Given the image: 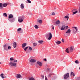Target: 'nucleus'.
Masks as SVG:
<instances>
[{
    "mask_svg": "<svg viewBox=\"0 0 80 80\" xmlns=\"http://www.w3.org/2000/svg\"><path fill=\"white\" fill-rule=\"evenodd\" d=\"M25 19V16H21L18 17V21L20 23H22Z\"/></svg>",
    "mask_w": 80,
    "mask_h": 80,
    "instance_id": "f257e3e1",
    "label": "nucleus"
},
{
    "mask_svg": "<svg viewBox=\"0 0 80 80\" xmlns=\"http://www.w3.org/2000/svg\"><path fill=\"white\" fill-rule=\"evenodd\" d=\"M9 65L13 68L17 67V63L13 62H9Z\"/></svg>",
    "mask_w": 80,
    "mask_h": 80,
    "instance_id": "f03ea898",
    "label": "nucleus"
},
{
    "mask_svg": "<svg viewBox=\"0 0 80 80\" xmlns=\"http://www.w3.org/2000/svg\"><path fill=\"white\" fill-rule=\"evenodd\" d=\"M73 29L72 30V32L74 33H77V32H78V28L77 27H73Z\"/></svg>",
    "mask_w": 80,
    "mask_h": 80,
    "instance_id": "7ed1b4c3",
    "label": "nucleus"
},
{
    "mask_svg": "<svg viewBox=\"0 0 80 80\" xmlns=\"http://www.w3.org/2000/svg\"><path fill=\"white\" fill-rule=\"evenodd\" d=\"M8 44H5L3 45V47L4 50L7 51L8 50Z\"/></svg>",
    "mask_w": 80,
    "mask_h": 80,
    "instance_id": "20e7f679",
    "label": "nucleus"
},
{
    "mask_svg": "<svg viewBox=\"0 0 80 80\" xmlns=\"http://www.w3.org/2000/svg\"><path fill=\"white\" fill-rule=\"evenodd\" d=\"M69 73H67L66 74L64 75V79H67V78H68L69 77Z\"/></svg>",
    "mask_w": 80,
    "mask_h": 80,
    "instance_id": "39448f33",
    "label": "nucleus"
},
{
    "mask_svg": "<svg viewBox=\"0 0 80 80\" xmlns=\"http://www.w3.org/2000/svg\"><path fill=\"white\" fill-rule=\"evenodd\" d=\"M8 20L10 22L12 23V22H15V19L14 18H12L11 19H8Z\"/></svg>",
    "mask_w": 80,
    "mask_h": 80,
    "instance_id": "423d86ee",
    "label": "nucleus"
},
{
    "mask_svg": "<svg viewBox=\"0 0 80 80\" xmlns=\"http://www.w3.org/2000/svg\"><path fill=\"white\" fill-rule=\"evenodd\" d=\"M73 48H74V47H71L70 48L69 52H73Z\"/></svg>",
    "mask_w": 80,
    "mask_h": 80,
    "instance_id": "0eeeda50",
    "label": "nucleus"
},
{
    "mask_svg": "<svg viewBox=\"0 0 80 80\" xmlns=\"http://www.w3.org/2000/svg\"><path fill=\"white\" fill-rule=\"evenodd\" d=\"M13 17V15L12 14H10L8 16V19H11Z\"/></svg>",
    "mask_w": 80,
    "mask_h": 80,
    "instance_id": "6e6552de",
    "label": "nucleus"
},
{
    "mask_svg": "<svg viewBox=\"0 0 80 80\" xmlns=\"http://www.w3.org/2000/svg\"><path fill=\"white\" fill-rule=\"evenodd\" d=\"M66 27H65V25H63L61 28V30H65V29Z\"/></svg>",
    "mask_w": 80,
    "mask_h": 80,
    "instance_id": "1a4fd4ad",
    "label": "nucleus"
},
{
    "mask_svg": "<svg viewBox=\"0 0 80 80\" xmlns=\"http://www.w3.org/2000/svg\"><path fill=\"white\" fill-rule=\"evenodd\" d=\"M36 62V60L33 59H32L30 60V62L31 63H35Z\"/></svg>",
    "mask_w": 80,
    "mask_h": 80,
    "instance_id": "9d476101",
    "label": "nucleus"
},
{
    "mask_svg": "<svg viewBox=\"0 0 80 80\" xmlns=\"http://www.w3.org/2000/svg\"><path fill=\"white\" fill-rule=\"evenodd\" d=\"M52 38V33H50L49 37L48 38V40H51V38Z\"/></svg>",
    "mask_w": 80,
    "mask_h": 80,
    "instance_id": "9b49d317",
    "label": "nucleus"
},
{
    "mask_svg": "<svg viewBox=\"0 0 80 80\" xmlns=\"http://www.w3.org/2000/svg\"><path fill=\"white\" fill-rule=\"evenodd\" d=\"M37 64L39 65V66H40L41 67L42 66V62H40L38 61V62H37Z\"/></svg>",
    "mask_w": 80,
    "mask_h": 80,
    "instance_id": "f8f14e48",
    "label": "nucleus"
},
{
    "mask_svg": "<svg viewBox=\"0 0 80 80\" xmlns=\"http://www.w3.org/2000/svg\"><path fill=\"white\" fill-rule=\"evenodd\" d=\"M3 4L2 3H0V10H2L3 9L2 8H3Z\"/></svg>",
    "mask_w": 80,
    "mask_h": 80,
    "instance_id": "ddd939ff",
    "label": "nucleus"
},
{
    "mask_svg": "<svg viewBox=\"0 0 80 80\" xmlns=\"http://www.w3.org/2000/svg\"><path fill=\"white\" fill-rule=\"evenodd\" d=\"M16 77L17 78H20L21 77V75L20 74H18L17 75Z\"/></svg>",
    "mask_w": 80,
    "mask_h": 80,
    "instance_id": "4468645a",
    "label": "nucleus"
},
{
    "mask_svg": "<svg viewBox=\"0 0 80 80\" xmlns=\"http://www.w3.org/2000/svg\"><path fill=\"white\" fill-rule=\"evenodd\" d=\"M13 47L14 48H16V47H17V43H16V42H14L13 43Z\"/></svg>",
    "mask_w": 80,
    "mask_h": 80,
    "instance_id": "2eb2a0df",
    "label": "nucleus"
},
{
    "mask_svg": "<svg viewBox=\"0 0 80 80\" xmlns=\"http://www.w3.org/2000/svg\"><path fill=\"white\" fill-rule=\"evenodd\" d=\"M60 21L58 20L56 22V25H60Z\"/></svg>",
    "mask_w": 80,
    "mask_h": 80,
    "instance_id": "dca6fc26",
    "label": "nucleus"
},
{
    "mask_svg": "<svg viewBox=\"0 0 80 80\" xmlns=\"http://www.w3.org/2000/svg\"><path fill=\"white\" fill-rule=\"evenodd\" d=\"M20 7L21 9H23L24 8V5L23 4H21L20 5Z\"/></svg>",
    "mask_w": 80,
    "mask_h": 80,
    "instance_id": "f3484780",
    "label": "nucleus"
},
{
    "mask_svg": "<svg viewBox=\"0 0 80 80\" xmlns=\"http://www.w3.org/2000/svg\"><path fill=\"white\" fill-rule=\"evenodd\" d=\"M71 32V30H70V28H69L68 30L67 31V32H66V33H70Z\"/></svg>",
    "mask_w": 80,
    "mask_h": 80,
    "instance_id": "a211bd4d",
    "label": "nucleus"
},
{
    "mask_svg": "<svg viewBox=\"0 0 80 80\" xmlns=\"http://www.w3.org/2000/svg\"><path fill=\"white\" fill-rule=\"evenodd\" d=\"M8 5V4L7 3H4L3 5V7H6Z\"/></svg>",
    "mask_w": 80,
    "mask_h": 80,
    "instance_id": "6ab92c4d",
    "label": "nucleus"
},
{
    "mask_svg": "<svg viewBox=\"0 0 80 80\" xmlns=\"http://www.w3.org/2000/svg\"><path fill=\"white\" fill-rule=\"evenodd\" d=\"M26 45H27L26 43H24L22 44V48H24V47H25Z\"/></svg>",
    "mask_w": 80,
    "mask_h": 80,
    "instance_id": "aec40b11",
    "label": "nucleus"
},
{
    "mask_svg": "<svg viewBox=\"0 0 80 80\" xmlns=\"http://www.w3.org/2000/svg\"><path fill=\"white\" fill-rule=\"evenodd\" d=\"M4 74H3V73H1L0 75V77H1L2 78H4V77L3 76V75Z\"/></svg>",
    "mask_w": 80,
    "mask_h": 80,
    "instance_id": "412c9836",
    "label": "nucleus"
},
{
    "mask_svg": "<svg viewBox=\"0 0 80 80\" xmlns=\"http://www.w3.org/2000/svg\"><path fill=\"white\" fill-rule=\"evenodd\" d=\"M3 15L5 17H7V13H3Z\"/></svg>",
    "mask_w": 80,
    "mask_h": 80,
    "instance_id": "4be33fe9",
    "label": "nucleus"
},
{
    "mask_svg": "<svg viewBox=\"0 0 80 80\" xmlns=\"http://www.w3.org/2000/svg\"><path fill=\"white\" fill-rule=\"evenodd\" d=\"M38 42L39 43L42 44V43H43V41L41 40V41H39Z\"/></svg>",
    "mask_w": 80,
    "mask_h": 80,
    "instance_id": "5701e85b",
    "label": "nucleus"
},
{
    "mask_svg": "<svg viewBox=\"0 0 80 80\" xmlns=\"http://www.w3.org/2000/svg\"><path fill=\"white\" fill-rule=\"evenodd\" d=\"M61 43V42L58 41L56 42V43L57 44V45H59L60 44V43Z\"/></svg>",
    "mask_w": 80,
    "mask_h": 80,
    "instance_id": "b1692460",
    "label": "nucleus"
},
{
    "mask_svg": "<svg viewBox=\"0 0 80 80\" xmlns=\"http://www.w3.org/2000/svg\"><path fill=\"white\" fill-rule=\"evenodd\" d=\"M34 27L35 28H36V29H38V25H35L34 26Z\"/></svg>",
    "mask_w": 80,
    "mask_h": 80,
    "instance_id": "393cba45",
    "label": "nucleus"
},
{
    "mask_svg": "<svg viewBox=\"0 0 80 80\" xmlns=\"http://www.w3.org/2000/svg\"><path fill=\"white\" fill-rule=\"evenodd\" d=\"M65 18H67V20H68L69 17L68 16H66L64 17Z\"/></svg>",
    "mask_w": 80,
    "mask_h": 80,
    "instance_id": "a878e982",
    "label": "nucleus"
},
{
    "mask_svg": "<svg viewBox=\"0 0 80 80\" xmlns=\"http://www.w3.org/2000/svg\"><path fill=\"white\" fill-rule=\"evenodd\" d=\"M75 63H77V64H78V63H80V62H78V60H76L75 61Z\"/></svg>",
    "mask_w": 80,
    "mask_h": 80,
    "instance_id": "bb28decb",
    "label": "nucleus"
},
{
    "mask_svg": "<svg viewBox=\"0 0 80 80\" xmlns=\"http://www.w3.org/2000/svg\"><path fill=\"white\" fill-rule=\"evenodd\" d=\"M38 22L39 23H42V20H38Z\"/></svg>",
    "mask_w": 80,
    "mask_h": 80,
    "instance_id": "cd10ccee",
    "label": "nucleus"
},
{
    "mask_svg": "<svg viewBox=\"0 0 80 80\" xmlns=\"http://www.w3.org/2000/svg\"><path fill=\"white\" fill-rule=\"evenodd\" d=\"M65 51L67 53H69V51H68V48H67L66 49Z\"/></svg>",
    "mask_w": 80,
    "mask_h": 80,
    "instance_id": "c85d7f7f",
    "label": "nucleus"
},
{
    "mask_svg": "<svg viewBox=\"0 0 80 80\" xmlns=\"http://www.w3.org/2000/svg\"><path fill=\"white\" fill-rule=\"evenodd\" d=\"M78 13V11H75V12H73L72 13V15H75V14H76V13Z\"/></svg>",
    "mask_w": 80,
    "mask_h": 80,
    "instance_id": "c756f323",
    "label": "nucleus"
},
{
    "mask_svg": "<svg viewBox=\"0 0 80 80\" xmlns=\"http://www.w3.org/2000/svg\"><path fill=\"white\" fill-rule=\"evenodd\" d=\"M77 9H73L72 10V12H77Z\"/></svg>",
    "mask_w": 80,
    "mask_h": 80,
    "instance_id": "7c9ffc66",
    "label": "nucleus"
},
{
    "mask_svg": "<svg viewBox=\"0 0 80 80\" xmlns=\"http://www.w3.org/2000/svg\"><path fill=\"white\" fill-rule=\"evenodd\" d=\"M11 48L12 47L11 46H8V50H11Z\"/></svg>",
    "mask_w": 80,
    "mask_h": 80,
    "instance_id": "2f4dec72",
    "label": "nucleus"
},
{
    "mask_svg": "<svg viewBox=\"0 0 80 80\" xmlns=\"http://www.w3.org/2000/svg\"><path fill=\"white\" fill-rule=\"evenodd\" d=\"M29 80H35V79L33 78H29Z\"/></svg>",
    "mask_w": 80,
    "mask_h": 80,
    "instance_id": "473e14b6",
    "label": "nucleus"
},
{
    "mask_svg": "<svg viewBox=\"0 0 80 80\" xmlns=\"http://www.w3.org/2000/svg\"><path fill=\"white\" fill-rule=\"evenodd\" d=\"M21 30H22V28H19L17 29V31H18V32H20Z\"/></svg>",
    "mask_w": 80,
    "mask_h": 80,
    "instance_id": "72a5a7b5",
    "label": "nucleus"
},
{
    "mask_svg": "<svg viewBox=\"0 0 80 80\" xmlns=\"http://www.w3.org/2000/svg\"><path fill=\"white\" fill-rule=\"evenodd\" d=\"M33 46H36V45H37V43H34L33 44Z\"/></svg>",
    "mask_w": 80,
    "mask_h": 80,
    "instance_id": "f704fd0d",
    "label": "nucleus"
},
{
    "mask_svg": "<svg viewBox=\"0 0 80 80\" xmlns=\"http://www.w3.org/2000/svg\"><path fill=\"white\" fill-rule=\"evenodd\" d=\"M28 48V47H26V48H24V49L25 51H27V48Z\"/></svg>",
    "mask_w": 80,
    "mask_h": 80,
    "instance_id": "c9c22d12",
    "label": "nucleus"
},
{
    "mask_svg": "<svg viewBox=\"0 0 80 80\" xmlns=\"http://www.w3.org/2000/svg\"><path fill=\"white\" fill-rule=\"evenodd\" d=\"M28 2L29 3H31V1H30V0H27Z\"/></svg>",
    "mask_w": 80,
    "mask_h": 80,
    "instance_id": "e433bc0d",
    "label": "nucleus"
},
{
    "mask_svg": "<svg viewBox=\"0 0 80 80\" xmlns=\"http://www.w3.org/2000/svg\"><path fill=\"white\" fill-rule=\"evenodd\" d=\"M44 77H45V76H44V75H41V77H42V78H44Z\"/></svg>",
    "mask_w": 80,
    "mask_h": 80,
    "instance_id": "4c0bfd02",
    "label": "nucleus"
},
{
    "mask_svg": "<svg viewBox=\"0 0 80 80\" xmlns=\"http://www.w3.org/2000/svg\"><path fill=\"white\" fill-rule=\"evenodd\" d=\"M10 60L11 61H12L13 60H14V59H13V58H10Z\"/></svg>",
    "mask_w": 80,
    "mask_h": 80,
    "instance_id": "58836bf2",
    "label": "nucleus"
},
{
    "mask_svg": "<svg viewBox=\"0 0 80 80\" xmlns=\"http://www.w3.org/2000/svg\"><path fill=\"white\" fill-rule=\"evenodd\" d=\"M14 62H18V61H17V60H14V61H13Z\"/></svg>",
    "mask_w": 80,
    "mask_h": 80,
    "instance_id": "ea45409f",
    "label": "nucleus"
},
{
    "mask_svg": "<svg viewBox=\"0 0 80 80\" xmlns=\"http://www.w3.org/2000/svg\"><path fill=\"white\" fill-rule=\"evenodd\" d=\"M52 15H55V12H53L52 13Z\"/></svg>",
    "mask_w": 80,
    "mask_h": 80,
    "instance_id": "a19ab883",
    "label": "nucleus"
},
{
    "mask_svg": "<svg viewBox=\"0 0 80 80\" xmlns=\"http://www.w3.org/2000/svg\"><path fill=\"white\" fill-rule=\"evenodd\" d=\"M51 27H52V29L54 30V26H53V25H52Z\"/></svg>",
    "mask_w": 80,
    "mask_h": 80,
    "instance_id": "79ce46f5",
    "label": "nucleus"
},
{
    "mask_svg": "<svg viewBox=\"0 0 80 80\" xmlns=\"http://www.w3.org/2000/svg\"><path fill=\"white\" fill-rule=\"evenodd\" d=\"M29 49L30 50H32V48L31 47H29Z\"/></svg>",
    "mask_w": 80,
    "mask_h": 80,
    "instance_id": "37998d69",
    "label": "nucleus"
},
{
    "mask_svg": "<svg viewBox=\"0 0 80 80\" xmlns=\"http://www.w3.org/2000/svg\"><path fill=\"white\" fill-rule=\"evenodd\" d=\"M45 80H48V79L46 77V76L45 77Z\"/></svg>",
    "mask_w": 80,
    "mask_h": 80,
    "instance_id": "c03bdc74",
    "label": "nucleus"
},
{
    "mask_svg": "<svg viewBox=\"0 0 80 80\" xmlns=\"http://www.w3.org/2000/svg\"><path fill=\"white\" fill-rule=\"evenodd\" d=\"M73 72H72L71 73V76H72V75H73Z\"/></svg>",
    "mask_w": 80,
    "mask_h": 80,
    "instance_id": "a18cd8bd",
    "label": "nucleus"
},
{
    "mask_svg": "<svg viewBox=\"0 0 80 80\" xmlns=\"http://www.w3.org/2000/svg\"><path fill=\"white\" fill-rule=\"evenodd\" d=\"M67 36H69L70 35V33H67L66 34Z\"/></svg>",
    "mask_w": 80,
    "mask_h": 80,
    "instance_id": "49530a36",
    "label": "nucleus"
},
{
    "mask_svg": "<svg viewBox=\"0 0 80 80\" xmlns=\"http://www.w3.org/2000/svg\"><path fill=\"white\" fill-rule=\"evenodd\" d=\"M62 42H63V43H64V40L63 39H62Z\"/></svg>",
    "mask_w": 80,
    "mask_h": 80,
    "instance_id": "de8ad7c7",
    "label": "nucleus"
},
{
    "mask_svg": "<svg viewBox=\"0 0 80 80\" xmlns=\"http://www.w3.org/2000/svg\"><path fill=\"white\" fill-rule=\"evenodd\" d=\"M51 75H52V74H49L48 75V76L50 77H51Z\"/></svg>",
    "mask_w": 80,
    "mask_h": 80,
    "instance_id": "09e8293b",
    "label": "nucleus"
},
{
    "mask_svg": "<svg viewBox=\"0 0 80 80\" xmlns=\"http://www.w3.org/2000/svg\"><path fill=\"white\" fill-rule=\"evenodd\" d=\"M43 60H44L45 62H47V59H46V58H45Z\"/></svg>",
    "mask_w": 80,
    "mask_h": 80,
    "instance_id": "8fccbe9b",
    "label": "nucleus"
},
{
    "mask_svg": "<svg viewBox=\"0 0 80 80\" xmlns=\"http://www.w3.org/2000/svg\"><path fill=\"white\" fill-rule=\"evenodd\" d=\"M48 34H47L46 35V37L47 38V37H48Z\"/></svg>",
    "mask_w": 80,
    "mask_h": 80,
    "instance_id": "3c124183",
    "label": "nucleus"
},
{
    "mask_svg": "<svg viewBox=\"0 0 80 80\" xmlns=\"http://www.w3.org/2000/svg\"><path fill=\"white\" fill-rule=\"evenodd\" d=\"M72 75L73 76V77H75V74L73 73Z\"/></svg>",
    "mask_w": 80,
    "mask_h": 80,
    "instance_id": "603ef678",
    "label": "nucleus"
},
{
    "mask_svg": "<svg viewBox=\"0 0 80 80\" xmlns=\"http://www.w3.org/2000/svg\"><path fill=\"white\" fill-rule=\"evenodd\" d=\"M3 77H4V78H7V76H5V75Z\"/></svg>",
    "mask_w": 80,
    "mask_h": 80,
    "instance_id": "864d4df0",
    "label": "nucleus"
},
{
    "mask_svg": "<svg viewBox=\"0 0 80 80\" xmlns=\"http://www.w3.org/2000/svg\"><path fill=\"white\" fill-rule=\"evenodd\" d=\"M66 29H67V28H68V26H67L66 27Z\"/></svg>",
    "mask_w": 80,
    "mask_h": 80,
    "instance_id": "5fc2aeb1",
    "label": "nucleus"
},
{
    "mask_svg": "<svg viewBox=\"0 0 80 80\" xmlns=\"http://www.w3.org/2000/svg\"><path fill=\"white\" fill-rule=\"evenodd\" d=\"M48 70L49 71V70H50V69L48 68Z\"/></svg>",
    "mask_w": 80,
    "mask_h": 80,
    "instance_id": "6e6d98bb",
    "label": "nucleus"
},
{
    "mask_svg": "<svg viewBox=\"0 0 80 80\" xmlns=\"http://www.w3.org/2000/svg\"><path fill=\"white\" fill-rule=\"evenodd\" d=\"M1 64V62H0V65Z\"/></svg>",
    "mask_w": 80,
    "mask_h": 80,
    "instance_id": "4d7b16f0",
    "label": "nucleus"
},
{
    "mask_svg": "<svg viewBox=\"0 0 80 80\" xmlns=\"http://www.w3.org/2000/svg\"><path fill=\"white\" fill-rule=\"evenodd\" d=\"M54 25H55V24H54Z\"/></svg>",
    "mask_w": 80,
    "mask_h": 80,
    "instance_id": "13d9d810",
    "label": "nucleus"
},
{
    "mask_svg": "<svg viewBox=\"0 0 80 80\" xmlns=\"http://www.w3.org/2000/svg\"><path fill=\"white\" fill-rule=\"evenodd\" d=\"M64 36H65V34H64Z\"/></svg>",
    "mask_w": 80,
    "mask_h": 80,
    "instance_id": "bf43d9fd",
    "label": "nucleus"
},
{
    "mask_svg": "<svg viewBox=\"0 0 80 80\" xmlns=\"http://www.w3.org/2000/svg\"><path fill=\"white\" fill-rule=\"evenodd\" d=\"M10 40V39H8V40Z\"/></svg>",
    "mask_w": 80,
    "mask_h": 80,
    "instance_id": "052dcab7",
    "label": "nucleus"
},
{
    "mask_svg": "<svg viewBox=\"0 0 80 80\" xmlns=\"http://www.w3.org/2000/svg\"><path fill=\"white\" fill-rule=\"evenodd\" d=\"M26 3H27V1H26Z\"/></svg>",
    "mask_w": 80,
    "mask_h": 80,
    "instance_id": "680f3d73",
    "label": "nucleus"
}]
</instances>
